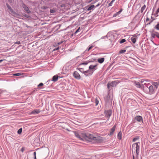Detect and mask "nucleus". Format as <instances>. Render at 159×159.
Listing matches in <instances>:
<instances>
[{
  "label": "nucleus",
  "mask_w": 159,
  "mask_h": 159,
  "mask_svg": "<svg viewBox=\"0 0 159 159\" xmlns=\"http://www.w3.org/2000/svg\"><path fill=\"white\" fill-rule=\"evenodd\" d=\"M80 29L79 27L78 28L77 30L74 33V34L75 35L79 31V30H80Z\"/></svg>",
  "instance_id": "58836bf2"
},
{
  "label": "nucleus",
  "mask_w": 159,
  "mask_h": 159,
  "mask_svg": "<svg viewBox=\"0 0 159 159\" xmlns=\"http://www.w3.org/2000/svg\"><path fill=\"white\" fill-rule=\"evenodd\" d=\"M98 1V0H96L94 2H93L92 4H94L95 3H96V2Z\"/></svg>",
  "instance_id": "864d4df0"
},
{
  "label": "nucleus",
  "mask_w": 159,
  "mask_h": 159,
  "mask_svg": "<svg viewBox=\"0 0 159 159\" xmlns=\"http://www.w3.org/2000/svg\"><path fill=\"white\" fill-rule=\"evenodd\" d=\"M133 159H134V156H133Z\"/></svg>",
  "instance_id": "0e129e2a"
},
{
  "label": "nucleus",
  "mask_w": 159,
  "mask_h": 159,
  "mask_svg": "<svg viewBox=\"0 0 159 159\" xmlns=\"http://www.w3.org/2000/svg\"><path fill=\"white\" fill-rule=\"evenodd\" d=\"M154 32H155V30H152L151 32V39H153L156 37L155 34Z\"/></svg>",
  "instance_id": "f8f14e48"
},
{
  "label": "nucleus",
  "mask_w": 159,
  "mask_h": 159,
  "mask_svg": "<svg viewBox=\"0 0 159 159\" xmlns=\"http://www.w3.org/2000/svg\"><path fill=\"white\" fill-rule=\"evenodd\" d=\"M93 47H94V46L93 45L90 46L88 48H87L85 51L84 52H88L90 50H91Z\"/></svg>",
  "instance_id": "aec40b11"
},
{
  "label": "nucleus",
  "mask_w": 159,
  "mask_h": 159,
  "mask_svg": "<svg viewBox=\"0 0 159 159\" xmlns=\"http://www.w3.org/2000/svg\"><path fill=\"white\" fill-rule=\"evenodd\" d=\"M22 128H20L18 130L17 133L18 134H20L22 132Z\"/></svg>",
  "instance_id": "7c9ffc66"
},
{
  "label": "nucleus",
  "mask_w": 159,
  "mask_h": 159,
  "mask_svg": "<svg viewBox=\"0 0 159 159\" xmlns=\"http://www.w3.org/2000/svg\"><path fill=\"white\" fill-rule=\"evenodd\" d=\"M63 5H61V7H63Z\"/></svg>",
  "instance_id": "680f3d73"
},
{
  "label": "nucleus",
  "mask_w": 159,
  "mask_h": 159,
  "mask_svg": "<svg viewBox=\"0 0 159 159\" xmlns=\"http://www.w3.org/2000/svg\"><path fill=\"white\" fill-rule=\"evenodd\" d=\"M117 15L116 14V13H115V14H114V15H113V17H116V16H117Z\"/></svg>",
  "instance_id": "5fc2aeb1"
},
{
  "label": "nucleus",
  "mask_w": 159,
  "mask_h": 159,
  "mask_svg": "<svg viewBox=\"0 0 159 159\" xmlns=\"http://www.w3.org/2000/svg\"><path fill=\"white\" fill-rule=\"evenodd\" d=\"M74 134H75V136L76 137L79 138L80 140L84 141V139L83 138V135L84 134V133H79L75 131H74Z\"/></svg>",
  "instance_id": "20e7f679"
},
{
  "label": "nucleus",
  "mask_w": 159,
  "mask_h": 159,
  "mask_svg": "<svg viewBox=\"0 0 159 159\" xmlns=\"http://www.w3.org/2000/svg\"><path fill=\"white\" fill-rule=\"evenodd\" d=\"M154 8H153V11H154Z\"/></svg>",
  "instance_id": "338daca9"
},
{
  "label": "nucleus",
  "mask_w": 159,
  "mask_h": 159,
  "mask_svg": "<svg viewBox=\"0 0 159 159\" xmlns=\"http://www.w3.org/2000/svg\"><path fill=\"white\" fill-rule=\"evenodd\" d=\"M73 76L75 78L78 80H79L81 78V76L80 75L77 71H75L74 72Z\"/></svg>",
  "instance_id": "0eeeda50"
},
{
  "label": "nucleus",
  "mask_w": 159,
  "mask_h": 159,
  "mask_svg": "<svg viewBox=\"0 0 159 159\" xmlns=\"http://www.w3.org/2000/svg\"><path fill=\"white\" fill-rule=\"evenodd\" d=\"M154 15H155L156 17H157V16H158V15H157V14H156H156H154Z\"/></svg>",
  "instance_id": "13d9d810"
},
{
  "label": "nucleus",
  "mask_w": 159,
  "mask_h": 159,
  "mask_svg": "<svg viewBox=\"0 0 159 159\" xmlns=\"http://www.w3.org/2000/svg\"><path fill=\"white\" fill-rule=\"evenodd\" d=\"M134 83L136 87L139 88L141 87L140 85L138 82L135 81Z\"/></svg>",
  "instance_id": "412c9836"
},
{
  "label": "nucleus",
  "mask_w": 159,
  "mask_h": 159,
  "mask_svg": "<svg viewBox=\"0 0 159 159\" xmlns=\"http://www.w3.org/2000/svg\"><path fill=\"white\" fill-rule=\"evenodd\" d=\"M159 12V8L157 9V11H156V14H157Z\"/></svg>",
  "instance_id": "09e8293b"
},
{
  "label": "nucleus",
  "mask_w": 159,
  "mask_h": 159,
  "mask_svg": "<svg viewBox=\"0 0 159 159\" xmlns=\"http://www.w3.org/2000/svg\"><path fill=\"white\" fill-rule=\"evenodd\" d=\"M106 102H108L110 100V96L109 94H108L104 98Z\"/></svg>",
  "instance_id": "f3484780"
},
{
  "label": "nucleus",
  "mask_w": 159,
  "mask_h": 159,
  "mask_svg": "<svg viewBox=\"0 0 159 159\" xmlns=\"http://www.w3.org/2000/svg\"><path fill=\"white\" fill-rule=\"evenodd\" d=\"M149 18H148V17H147V18L146 19V22L147 21H149Z\"/></svg>",
  "instance_id": "603ef678"
},
{
  "label": "nucleus",
  "mask_w": 159,
  "mask_h": 159,
  "mask_svg": "<svg viewBox=\"0 0 159 159\" xmlns=\"http://www.w3.org/2000/svg\"><path fill=\"white\" fill-rule=\"evenodd\" d=\"M92 1V0H91V1H89V2H90Z\"/></svg>",
  "instance_id": "e2e57ef3"
},
{
  "label": "nucleus",
  "mask_w": 159,
  "mask_h": 159,
  "mask_svg": "<svg viewBox=\"0 0 159 159\" xmlns=\"http://www.w3.org/2000/svg\"><path fill=\"white\" fill-rule=\"evenodd\" d=\"M50 13H54L56 12L55 9H51L50 11Z\"/></svg>",
  "instance_id": "72a5a7b5"
},
{
  "label": "nucleus",
  "mask_w": 159,
  "mask_h": 159,
  "mask_svg": "<svg viewBox=\"0 0 159 159\" xmlns=\"http://www.w3.org/2000/svg\"><path fill=\"white\" fill-rule=\"evenodd\" d=\"M139 136H137L135 137L134 138L133 140V142H135V141H136L137 140L139 139Z\"/></svg>",
  "instance_id": "393cba45"
},
{
  "label": "nucleus",
  "mask_w": 159,
  "mask_h": 159,
  "mask_svg": "<svg viewBox=\"0 0 159 159\" xmlns=\"http://www.w3.org/2000/svg\"><path fill=\"white\" fill-rule=\"evenodd\" d=\"M6 5L8 9L11 12L16 15H18V14L16 13L12 9L11 7L7 3Z\"/></svg>",
  "instance_id": "423d86ee"
},
{
  "label": "nucleus",
  "mask_w": 159,
  "mask_h": 159,
  "mask_svg": "<svg viewBox=\"0 0 159 159\" xmlns=\"http://www.w3.org/2000/svg\"><path fill=\"white\" fill-rule=\"evenodd\" d=\"M155 20L154 19H153L152 20H151L148 23L147 25H150V24L153 21V20Z\"/></svg>",
  "instance_id": "79ce46f5"
},
{
  "label": "nucleus",
  "mask_w": 159,
  "mask_h": 159,
  "mask_svg": "<svg viewBox=\"0 0 159 159\" xmlns=\"http://www.w3.org/2000/svg\"><path fill=\"white\" fill-rule=\"evenodd\" d=\"M156 35V36L159 39V33L157 31H155V32H154Z\"/></svg>",
  "instance_id": "bb28decb"
},
{
  "label": "nucleus",
  "mask_w": 159,
  "mask_h": 159,
  "mask_svg": "<svg viewBox=\"0 0 159 159\" xmlns=\"http://www.w3.org/2000/svg\"><path fill=\"white\" fill-rule=\"evenodd\" d=\"M84 139V141L86 140L92 141V140L96 141V143H99L102 141L101 137H95L93 134H84L83 135Z\"/></svg>",
  "instance_id": "f257e3e1"
},
{
  "label": "nucleus",
  "mask_w": 159,
  "mask_h": 159,
  "mask_svg": "<svg viewBox=\"0 0 159 159\" xmlns=\"http://www.w3.org/2000/svg\"><path fill=\"white\" fill-rule=\"evenodd\" d=\"M122 11V9H121L119 11H118L119 13H120Z\"/></svg>",
  "instance_id": "8fccbe9b"
},
{
  "label": "nucleus",
  "mask_w": 159,
  "mask_h": 159,
  "mask_svg": "<svg viewBox=\"0 0 159 159\" xmlns=\"http://www.w3.org/2000/svg\"><path fill=\"white\" fill-rule=\"evenodd\" d=\"M135 119L139 122H140L143 120L142 117L141 116H137L135 118Z\"/></svg>",
  "instance_id": "ddd939ff"
},
{
  "label": "nucleus",
  "mask_w": 159,
  "mask_h": 159,
  "mask_svg": "<svg viewBox=\"0 0 159 159\" xmlns=\"http://www.w3.org/2000/svg\"><path fill=\"white\" fill-rule=\"evenodd\" d=\"M138 143H134L132 145V151L133 149L134 150H136V153L137 155H139V145Z\"/></svg>",
  "instance_id": "7ed1b4c3"
},
{
  "label": "nucleus",
  "mask_w": 159,
  "mask_h": 159,
  "mask_svg": "<svg viewBox=\"0 0 159 159\" xmlns=\"http://www.w3.org/2000/svg\"><path fill=\"white\" fill-rule=\"evenodd\" d=\"M149 92L151 93V94L154 91L153 87L152 85L149 86L148 87Z\"/></svg>",
  "instance_id": "4468645a"
},
{
  "label": "nucleus",
  "mask_w": 159,
  "mask_h": 159,
  "mask_svg": "<svg viewBox=\"0 0 159 159\" xmlns=\"http://www.w3.org/2000/svg\"><path fill=\"white\" fill-rule=\"evenodd\" d=\"M151 18L152 19V20H153V19H154V18H153V17H152V16H151Z\"/></svg>",
  "instance_id": "052dcab7"
},
{
  "label": "nucleus",
  "mask_w": 159,
  "mask_h": 159,
  "mask_svg": "<svg viewBox=\"0 0 159 159\" xmlns=\"http://www.w3.org/2000/svg\"><path fill=\"white\" fill-rule=\"evenodd\" d=\"M116 127V125H114L111 129L110 133L108 134V135L111 136L113 135L114 132Z\"/></svg>",
  "instance_id": "9b49d317"
},
{
  "label": "nucleus",
  "mask_w": 159,
  "mask_h": 159,
  "mask_svg": "<svg viewBox=\"0 0 159 159\" xmlns=\"http://www.w3.org/2000/svg\"><path fill=\"white\" fill-rule=\"evenodd\" d=\"M23 7L27 13L29 14L31 13V11L29 10V8L25 5L24 4Z\"/></svg>",
  "instance_id": "9d476101"
},
{
  "label": "nucleus",
  "mask_w": 159,
  "mask_h": 159,
  "mask_svg": "<svg viewBox=\"0 0 159 159\" xmlns=\"http://www.w3.org/2000/svg\"><path fill=\"white\" fill-rule=\"evenodd\" d=\"M9 1H11V0H8Z\"/></svg>",
  "instance_id": "69168bd1"
},
{
  "label": "nucleus",
  "mask_w": 159,
  "mask_h": 159,
  "mask_svg": "<svg viewBox=\"0 0 159 159\" xmlns=\"http://www.w3.org/2000/svg\"><path fill=\"white\" fill-rule=\"evenodd\" d=\"M115 0H112L111 2L109 3L108 6L110 7L112 6L113 3L115 1Z\"/></svg>",
  "instance_id": "c85d7f7f"
},
{
  "label": "nucleus",
  "mask_w": 159,
  "mask_h": 159,
  "mask_svg": "<svg viewBox=\"0 0 159 159\" xmlns=\"http://www.w3.org/2000/svg\"><path fill=\"white\" fill-rule=\"evenodd\" d=\"M116 14L118 15L119 14H120V13H119V12L118 11L116 13Z\"/></svg>",
  "instance_id": "bf43d9fd"
},
{
  "label": "nucleus",
  "mask_w": 159,
  "mask_h": 159,
  "mask_svg": "<svg viewBox=\"0 0 159 159\" xmlns=\"http://www.w3.org/2000/svg\"><path fill=\"white\" fill-rule=\"evenodd\" d=\"M89 72V70H87V71H84V75H85L86 76H87L89 75L88 74L87 75L86 74L87 73H88Z\"/></svg>",
  "instance_id": "c9c22d12"
},
{
  "label": "nucleus",
  "mask_w": 159,
  "mask_h": 159,
  "mask_svg": "<svg viewBox=\"0 0 159 159\" xmlns=\"http://www.w3.org/2000/svg\"><path fill=\"white\" fill-rule=\"evenodd\" d=\"M146 7V6L145 5H144L141 8V12L142 13L143 12L144 10L145 9V8Z\"/></svg>",
  "instance_id": "b1692460"
},
{
  "label": "nucleus",
  "mask_w": 159,
  "mask_h": 159,
  "mask_svg": "<svg viewBox=\"0 0 159 159\" xmlns=\"http://www.w3.org/2000/svg\"><path fill=\"white\" fill-rule=\"evenodd\" d=\"M5 60V59H2V60H0V63L2 62L3 60Z\"/></svg>",
  "instance_id": "4d7b16f0"
},
{
  "label": "nucleus",
  "mask_w": 159,
  "mask_h": 159,
  "mask_svg": "<svg viewBox=\"0 0 159 159\" xmlns=\"http://www.w3.org/2000/svg\"><path fill=\"white\" fill-rule=\"evenodd\" d=\"M125 41H126V40H125V39H122L120 41V43H124Z\"/></svg>",
  "instance_id": "473e14b6"
},
{
  "label": "nucleus",
  "mask_w": 159,
  "mask_h": 159,
  "mask_svg": "<svg viewBox=\"0 0 159 159\" xmlns=\"http://www.w3.org/2000/svg\"><path fill=\"white\" fill-rule=\"evenodd\" d=\"M122 133L120 131L118 134L117 137L120 140L121 139Z\"/></svg>",
  "instance_id": "4be33fe9"
},
{
  "label": "nucleus",
  "mask_w": 159,
  "mask_h": 159,
  "mask_svg": "<svg viewBox=\"0 0 159 159\" xmlns=\"http://www.w3.org/2000/svg\"><path fill=\"white\" fill-rule=\"evenodd\" d=\"M144 81H147L145 79H142V80L141 81V82L142 83H143L144 82Z\"/></svg>",
  "instance_id": "49530a36"
},
{
  "label": "nucleus",
  "mask_w": 159,
  "mask_h": 159,
  "mask_svg": "<svg viewBox=\"0 0 159 159\" xmlns=\"http://www.w3.org/2000/svg\"><path fill=\"white\" fill-rule=\"evenodd\" d=\"M155 29L159 30V22L154 27Z\"/></svg>",
  "instance_id": "cd10ccee"
},
{
  "label": "nucleus",
  "mask_w": 159,
  "mask_h": 159,
  "mask_svg": "<svg viewBox=\"0 0 159 159\" xmlns=\"http://www.w3.org/2000/svg\"><path fill=\"white\" fill-rule=\"evenodd\" d=\"M95 8V6L94 5H91L90 6H87L85 7V8L87 11H90L91 10H93Z\"/></svg>",
  "instance_id": "6e6552de"
},
{
  "label": "nucleus",
  "mask_w": 159,
  "mask_h": 159,
  "mask_svg": "<svg viewBox=\"0 0 159 159\" xmlns=\"http://www.w3.org/2000/svg\"><path fill=\"white\" fill-rule=\"evenodd\" d=\"M15 43L18 44H20V41H17V42H16Z\"/></svg>",
  "instance_id": "c03bdc74"
},
{
  "label": "nucleus",
  "mask_w": 159,
  "mask_h": 159,
  "mask_svg": "<svg viewBox=\"0 0 159 159\" xmlns=\"http://www.w3.org/2000/svg\"><path fill=\"white\" fill-rule=\"evenodd\" d=\"M97 66V64H96L94 65H91L89 66V69L90 70L93 71L94 69L95 70L97 69L96 67Z\"/></svg>",
  "instance_id": "1a4fd4ad"
},
{
  "label": "nucleus",
  "mask_w": 159,
  "mask_h": 159,
  "mask_svg": "<svg viewBox=\"0 0 159 159\" xmlns=\"http://www.w3.org/2000/svg\"><path fill=\"white\" fill-rule=\"evenodd\" d=\"M95 103L96 106H97L98 103L99 101L97 99H95Z\"/></svg>",
  "instance_id": "4c0bfd02"
},
{
  "label": "nucleus",
  "mask_w": 159,
  "mask_h": 159,
  "mask_svg": "<svg viewBox=\"0 0 159 159\" xmlns=\"http://www.w3.org/2000/svg\"><path fill=\"white\" fill-rule=\"evenodd\" d=\"M82 159H91V158H84Z\"/></svg>",
  "instance_id": "6e6d98bb"
},
{
  "label": "nucleus",
  "mask_w": 159,
  "mask_h": 159,
  "mask_svg": "<svg viewBox=\"0 0 159 159\" xmlns=\"http://www.w3.org/2000/svg\"><path fill=\"white\" fill-rule=\"evenodd\" d=\"M101 4V3H98L97 5H96L95 6V7H98V6H99Z\"/></svg>",
  "instance_id": "a18cd8bd"
},
{
  "label": "nucleus",
  "mask_w": 159,
  "mask_h": 159,
  "mask_svg": "<svg viewBox=\"0 0 159 159\" xmlns=\"http://www.w3.org/2000/svg\"><path fill=\"white\" fill-rule=\"evenodd\" d=\"M23 15L25 17H26L27 18H29L30 16L27 15L25 14V13H24L23 14Z\"/></svg>",
  "instance_id": "e433bc0d"
},
{
  "label": "nucleus",
  "mask_w": 159,
  "mask_h": 159,
  "mask_svg": "<svg viewBox=\"0 0 159 159\" xmlns=\"http://www.w3.org/2000/svg\"><path fill=\"white\" fill-rule=\"evenodd\" d=\"M63 42V41H61V42H60L59 43H58V44H61Z\"/></svg>",
  "instance_id": "3c124183"
},
{
  "label": "nucleus",
  "mask_w": 159,
  "mask_h": 159,
  "mask_svg": "<svg viewBox=\"0 0 159 159\" xmlns=\"http://www.w3.org/2000/svg\"><path fill=\"white\" fill-rule=\"evenodd\" d=\"M105 116L107 117L108 118L107 120H108L109 118L111 115L112 111L111 110H109L107 111H105L104 112Z\"/></svg>",
  "instance_id": "39448f33"
},
{
  "label": "nucleus",
  "mask_w": 159,
  "mask_h": 159,
  "mask_svg": "<svg viewBox=\"0 0 159 159\" xmlns=\"http://www.w3.org/2000/svg\"><path fill=\"white\" fill-rule=\"evenodd\" d=\"M58 77L59 76L57 75L54 76L52 78V81L54 82L57 81L58 79Z\"/></svg>",
  "instance_id": "2eb2a0df"
},
{
  "label": "nucleus",
  "mask_w": 159,
  "mask_h": 159,
  "mask_svg": "<svg viewBox=\"0 0 159 159\" xmlns=\"http://www.w3.org/2000/svg\"><path fill=\"white\" fill-rule=\"evenodd\" d=\"M105 59L104 58H99L98 59V62L100 63H102L104 61Z\"/></svg>",
  "instance_id": "a211bd4d"
},
{
  "label": "nucleus",
  "mask_w": 159,
  "mask_h": 159,
  "mask_svg": "<svg viewBox=\"0 0 159 159\" xmlns=\"http://www.w3.org/2000/svg\"><path fill=\"white\" fill-rule=\"evenodd\" d=\"M40 112V111L39 110H34L32 111L31 113L33 114H38Z\"/></svg>",
  "instance_id": "6ab92c4d"
},
{
  "label": "nucleus",
  "mask_w": 159,
  "mask_h": 159,
  "mask_svg": "<svg viewBox=\"0 0 159 159\" xmlns=\"http://www.w3.org/2000/svg\"><path fill=\"white\" fill-rule=\"evenodd\" d=\"M135 35H134L131 38V40L133 43H135L136 42V39L134 37H136Z\"/></svg>",
  "instance_id": "dca6fc26"
},
{
  "label": "nucleus",
  "mask_w": 159,
  "mask_h": 159,
  "mask_svg": "<svg viewBox=\"0 0 159 159\" xmlns=\"http://www.w3.org/2000/svg\"><path fill=\"white\" fill-rule=\"evenodd\" d=\"M48 8V7L47 6H43V7H42L41 8L43 10H46Z\"/></svg>",
  "instance_id": "ea45409f"
},
{
  "label": "nucleus",
  "mask_w": 159,
  "mask_h": 159,
  "mask_svg": "<svg viewBox=\"0 0 159 159\" xmlns=\"http://www.w3.org/2000/svg\"><path fill=\"white\" fill-rule=\"evenodd\" d=\"M43 84L42 83H40L38 85V89H41V88H40V87H41V86H43Z\"/></svg>",
  "instance_id": "c756f323"
},
{
  "label": "nucleus",
  "mask_w": 159,
  "mask_h": 159,
  "mask_svg": "<svg viewBox=\"0 0 159 159\" xmlns=\"http://www.w3.org/2000/svg\"><path fill=\"white\" fill-rule=\"evenodd\" d=\"M36 152H34V153L33 154V155L34 157V159H37L36 157Z\"/></svg>",
  "instance_id": "a19ab883"
},
{
  "label": "nucleus",
  "mask_w": 159,
  "mask_h": 159,
  "mask_svg": "<svg viewBox=\"0 0 159 159\" xmlns=\"http://www.w3.org/2000/svg\"><path fill=\"white\" fill-rule=\"evenodd\" d=\"M77 69H78L81 72L84 73V70L83 68H77Z\"/></svg>",
  "instance_id": "a878e982"
},
{
  "label": "nucleus",
  "mask_w": 159,
  "mask_h": 159,
  "mask_svg": "<svg viewBox=\"0 0 159 159\" xmlns=\"http://www.w3.org/2000/svg\"><path fill=\"white\" fill-rule=\"evenodd\" d=\"M126 50H120L119 52L120 54H122L126 52Z\"/></svg>",
  "instance_id": "2f4dec72"
},
{
  "label": "nucleus",
  "mask_w": 159,
  "mask_h": 159,
  "mask_svg": "<svg viewBox=\"0 0 159 159\" xmlns=\"http://www.w3.org/2000/svg\"><path fill=\"white\" fill-rule=\"evenodd\" d=\"M59 49V48L58 47L57 48H55L54 49L53 51H54L56 50H58Z\"/></svg>",
  "instance_id": "de8ad7c7"
},
{
  "label": "nucleus",
  "mask_w": 159,
  "mask_h": 159,
  "mask_svg": "<svg viewBox=\"0 0 159 159\" xmlns=\"http://www.w3.org/2000/svg\"><path fill=\"white\" fill-rule=\"evenodd\" d=\"M25 150V148L24 147L22 148L21 149V151L22 152H23Z\"/></svg>",
  "instance_id": "37998d69"
},
{
  "label": "nucleus",
  "mask_w": 159,
  "mask_h": 159,
  "mask_svg": "<svg viewBox=\"0 0 159 159\" xmlns=\"http://www.w3.org/2000/svg\"><path fill=\"white\" fill-rule=\"evenodd\" d=\"M120 83V81L118 80L113 81L111 83L109 82L107 84V88L108 89H110V87H114Z\"/></svg>",
  "instance_id": "f03ea898"
},
{
  "label": "nucleus",
  "mask_w": 159,
  "mask_h": 159,
  "mask_svg": "<svg viewBox=\"0 0 159 159\" xmlns=\"http://www.w3.org/2000/svg\"><path fill=\"white\" fill-rule=\"evenodd\" d=\"M23 74L22 73H18L14 74H13V75L14 76H19L22 75H23Z\"/></svg>",
  "instance_id": "5701e85b"
},
{
  "label": "nucleus",
  "mask_w": 159,
  "mask_h": 159,
  "mask_svg": "<svg viewBox=\"0 0 159 159\" xmlns=\"http://www.w3.org/2000/svg\"><path fill=\"white\" fill-rule=\"evenodd\" d=\"M90 61H86L85 62H83L80 64V65H87L89 62Z\"/></svg>",
  "instance_id": "f704fd0d"
}]
</instances>
